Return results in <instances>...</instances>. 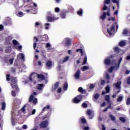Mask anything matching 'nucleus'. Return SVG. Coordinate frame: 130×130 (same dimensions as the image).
Masks as SVG:
<instances>
[{
  "mask_svg": "<svg viewBox=\"0 0 130 130\" xmlns=\"http://www.w3.org/2000/svg\"><path fill=\"white\" fill-rule=\"evenodd\" d=\"M10 81L12 82L11 84V86L12 87V89H15L16 93H18V92L20 91V89H19V87H18V81L17 80V78L11 76L10 77Z\"/></svg>",
  "mask_w": 130,
  "mask_h": 130,
  "instance_id": "nucleus-1",
  "label": "nucleus"
},
{
  "mask_svg": "<svg viewBox=\"0 0 130 130\" xmlns=\"http://www.w3.org/2000/svg\"><path fill=\"white\" fill-rule=\"evenodd\" d=\"M82 100H83V95L80 94L74 98L72 100V102L75 104H78V103H80V101H82Z\"/></svg>",
  "mask_w": 130,
  "mask_h": 130,
  "instance_id": "nucleus-2",
  "label": "nucleus"
},
{
  "mask_svg": "<svg viewBox=\"0 0 130 130\" xmlns=\"http://www.w3.org/2000/svg\"><path fill=\"white\" fill-rule=\"evenodd\" d=\"M34 95L31 94L29 96L28 102L31 103L32 101L34 105H36V104H37V103L38 102V100L37 99V98L34 99Z\"/></svg>",
  "mask_w": 130,
  "mask_h": 130,
  "instance_id": "nucleus-3",
  "label": "nucleus"
},
{
  "mask_svg": "<svg viewBox=\"0 0 130 130\" xmlns=\"http://www.w3.org/2000/svg\"><path fill=\"white\" fill-rule=\"evenodd\" d=\"M63 44L65 47H67V46H71V45H72V40L69 38H66L63 41Z\"/></svg>",
  "mask_w": 130,
  "mask_h": 130,
  "instance_id": "nucleus-4",
  "label": "nucleus"
},
{
  "mask_svg": "<svg viewBox=\"0 0 130 130\" xmlns=\"http://www.w3.org/2000/svg\"><path fill=\"white\" fill-rule=\"evenodd\" d=\"M48 126V121L45 120L42 121L40 124V128H46Z\"/></svg>",
  "mask_w": 130,
  "mask_h": 130,
  "instance_id": "nucleus-5",
  "label": "nucleus"
},
{
  "mask_svg": "<svg viewBox=\"0 0 130 130\" xmlns=\"http://www.w3.org/2000/svg\"><path fill=\"white\" fill-rule=\"evenodd\" d=\"M40 41H45L47 42L48 41V36L47 35H44L43 36H39Z\"/></svg>",
  "mask_w": 130,
  "mask_h": 130,
  "instance_id": "nucleus-6",
  "label": "nucleus"
},
{
  "mask_svg": "<svg viewBox=\"0 0 130 130\" xmlns=\"http://www.w3.org/2000/svg\"><path fill=\"white\" fill-rule=\"evenodd\" d=\"M111 2V0H105L104 2V6L103 8V11H106V10H107L108 7L107 6H106V5H109V4H110Z\"/></svg>",
  "mask_w": 130,
  "mask_h": 130,
  "instance_id": "nucleus-7",
  "label": "nucleus"
},
{
  "mask_svg": "<svg viewBox=\"0 0 130 130\" xmlns=\"http://www.w3.org/2000/svg\"><path fill=\"white\" fill-rule=\"evenodd\" d=\"M115 30V27L114 25H112L110 28L107 29V32L109 35H112V32H113Z\"/></svg>",
  "mask_w": 130,
  "mask_h": 130,
  "instance_id": "nucleus-8",
  "label": "nucleus"
},
{
  "mask_svg": "<svg viewBox=\"0 0 130 130\" xmlns=\"http://www.w3.org/2000/svg\"><path fill=\"white\" fill-rule=\"evenodd\" d=\"M80 76H81V71L78 69L74 75V77L76 80L80 79Z\"/></svg>",
  "mask_w": 130,
  "mask_h": 130,
  "instance_id": "nucleus-9",
  "label": "nucleus"
},
{
  "mask_svg": "<svg viewBox=\"0 0 130 130\" xmlns=\"http://www.w3.org/2000/svg\"><path fill=\"white\" fill-rule=\"evenodd\" d=\"M114 86L117 89H120L121 88V81H118L116 83L113 84Z\"/></svg>",
  "mask_w": 130,
  "mask_h": 130,
  "instance_id": "nucleus-10",
  "label": "nucleus"
},
{
  "mask_svg": "<svg viewBox=\"0 0 130 130\" xmlns=\"http://www.w3.org/2000/svg\"><path fill=\"white\" fill-rule=\"evenodd\" d=\"M13 39V37L11 36H8L5 39V43L6 44H10L11 43V42L12 41V40Z\"/></svg>",
  "mask_w": 130,
  "mask_h": 130,
  "instance_id": "nucleus-11",
  "label": "nucleus"
},
{
  "mask_svg": "<svg viewBox=\"0 0 130 130\" xmlns=\"http://www.w3.org/2000/svg\"><path fill=\"white\" fill-rule=\"evenodd\" d=\"M47 22H54L55 20H56V18H55L54 16H53V17L47 16Z\"/></svg>",
  "mask_w": 130,
  "mask_h": 130,
  "instance_id": "nucleus-12",
  "label": "nucleus"
},
{
  "mask_svg": "<svg viewBox=\"0 0 130 130\" xmlns=\"http://www.w3.org/2000/svg\"><path fill=\"white\" fill-rule=\"evenodd\" d=\"M104 64L106 66H110L111 64V60L110 59L106 58L104 62Z\"/></svg>",
  "mask_w": 130,
  "mask_h": 130,
  "instance_id": "nucleus-13",
  "label": "nucleus"
},
{
  "mask_svg": "<svg viewBox=\"0 0 130 130\" xmlns=\"http://www.w3.org/2000/svg\"><path fill=\"white\" fill-rule=\"evenodd\" d=\"M78 92L81 93V94H87V91L86 89H83V87H79L78 88Z\"/></svg>",
  "mask_w": 130,
  "mask_h": 130,
  "instance_id": "nucleus-14",
  "label": "nucleus"
},
{
  "mask_svg": "<svg viewBox=\"0 0 130 130\" xmlns=\"http://www.w3.org/2000/svg\"><path fill=\"white\" fill-rule=\"evenodd\" d=\"M67 13H68L66 11H63L60 13V16L61 19H64L66 18V15H67Z\"/></svg>",
  "mask_w": 130,
  "mask_h": 130,
  "instance_id": "nucleus-15",
  "label": "nucleus"
},
{
  "mask_svg": "<svg viewBox=\"0 0 130 130\" xmlns=\"http://www.w3.org/2000/svg\"><path fill=\"white\" fill-rule=\"evenodd\" d=\"M89 69H90V67H89V66H83L82 67H81L80 68V70L82 71V72H86V71H88V70H89Z\"/></svg>",
  "mask_w": 130,
  "mask_h": 130,
  "instance_id": "nucleus-16",
  "label": "nucleus"
},
{
  "mask_svg": "<svg viewBox=\"0 0 130 130\" xmlns=\"http://www.w3.org/2000/svg\"><path fill=\"white\" fill-rule=\"evenodd\" d=\"M44 88V84H39L38 85L37 87V89L40 90H42Z\"/></svg>",
  "mask_w": 130,
  "mask_h": 130,
  "instance_id": "nucleus-17",
  "label": "nucleus"
},
{
  "mask_svg": "<svg viewBox=\"0 0 130 130\" xmlns=\"http://www.w3.org/2000/svg\"><path fill=\"white\" fill-rule=\"evenodd\" d=\"M37 76L38 78L40 79V80H45V76L43 74H37Z\"/></svg>",
  "mask_w": 130,
  "mask_h": 130,
  "instance_id": "nucleus-18",
  "label": "nucleus"
},
{
  "mask_svg": "<svg viewBox=\"0 0 130 130\" xmlns=\"http://www.w3.org/2000/svg\"><path fill=\"white\" fill-rule=\"evenodd\" d=\"M100 19H101V20H103V21H104V20H105V19H106V12H103V14L100 16Z\"/></svg>",
  "mask_w": 130,
  "mask_h": 130,
  "instance_id": "nucleus-19",
  "label": "nucleus"
},
{
  "mask_svg": "<svg viewBox=\"0 0 130 130\" xmlns=\"http://www.w3.org/2000/svg\"><path fill=\"white\" fill-rule=\"evenodd\" d=\"M105 100H106V101H107L108 103H111V102L110 101V96H109V95H106L105 98Z\"/></svg>",
  "mask_w": 130,
  "mask_h": 130,
  "instance_id": "nucleus-20",
  "label": "nucleus"
},
{
  "mask_svg": "<svg viewBox=\"0 0 130 130\" xmlns=\"http://www.w3.org/2000/svg\"><path fill=\"white\" fill-rule=\"evenodd\" d=\"M59 86V82H57L54 84V87H53V90L55 91L57 88H58V86Z\"/></svg>",
  "mask_w": 130,
  "mask_h": 130,
  "instance_id": "nucleus-21",
  "label": "nucleus"
},
{
  "mask_svg": "<svg viewBox=\"0 0 130 130\" xmlns=\"http://www.w3.org/2000/svg\"><path fill=\"white\" fill-rule=\"evenodd\" d=\"M77 15H78V16H83V9L80 8V9L77 11Z\"/></svg>",
  "mask_w": 130,
  "mask_h": 130,
  "instance_id": "nucleus-22",
  "label": "nucleus"
},
{
  "mask_svg": "<svg viewBox=\"0 0 130 130\" xmlns=\"http://www.w3.org/2000/svg\"><path fill=\"white\" fill-rule=\"evenodd\" d=\"M47 68H51V66H52V62L50 60H48L46 64Z\"/></svg>",
  "mask_w": 130,
  "mask_h": 130,
  "instance_id": "nucleus-23",
  "label": "nucleus"
},
{
  "mask_svg": "<svg viewBox=\"0 0 130 130\" xmlns=\"http://www.w3.org/2000/svg\"><path fill=\"white\" fill-rule=\"evenodd\" d=\"M69 87V84H68V82H65L63 86V89L64 91H67L68 90V87Z\"/></svg>",
  "mask_w": 130,
  "mask_h": 130,
  "instance_id": "nucleus-24",
  "label": "nucleus"
},
{
  "mask_svg": "<svg viewBox=\"0 0 130 130\" xmlns=\"http://www.w3.org/2000/svg\"><path fill=\"white\" fill-rule=\"evenodd\" d=\"M125 44H126V43H125V42H124L123 41H121V42H120L119 43V46H120L121 47L124 46V45H125Z\"/></svg>",
  "mask_w": 130,
  "mask_h": 130,
  "instance_id": "nucleus-25",
  "label": "nucleus"
},
{
  "mask_svg": "<svg viewBox=\"0 0 130 130\" xmlns=\"http://www.w3.org/2000/svg\"><path fill=\"white\" fill-rule=\"evenodd\" d=\"M50 109V105H47L46 107H44L42 109V112H44V111H46L47 109Z\"/></svg>",
  "mask_w": 130,
  "mask_h": 130,
  "instance_id": "nucleus-26",
  "label": "nucleus"
},
{
  "mask_svg": "<svg viewBox=\"0 0 130 130\" xmlns=\"http://www.w3.org/2000/svg\"><path fill=\"white\" fill-rule=\"evenodd\" d=\"M49 116H50V113H47L46 115H45L44 116L42 117V120H44V119H46V118H49Z\"/></svg>",
  "mask_w": 130,
  "mask_h": 130,
  "instance_id": "nucleus-27",
  "label": "nucleus"
},
{
  "mask_svg": "<svg viewBox=\"0 0 130 130\" xmlns=\"http://www.w3.org/2000/svg\"><path fill=\"white\" fill-rule=\"evenodd\" d=\"M106 92L108 93L110 92V87L108 85L107 86L105 87Z\"/></svg>",
  "mask_w": 130,
  "mask_h": 130,
  "instance_id": "nucleus-28",
  "label": "nucleus"
},
{
  "mask_svg": "<svg viewBox=\"0 0 130 130\" xmlns=\"http://www.w3.org/2000/svg\"><path fill=\"white\" fill-rule=\"evenodd\" d=\"M8 24H9L10 25H12V21L7 20L6 22H5L4 23V24L5 25V26L8 25Z\"/></svg>",
  "mask_w": 130,
  "mask_h": 130,
  "instance_id": "nucleus-29",
  "label": "nucleus"
},
{
  "mask_svg": "<svg viewBox=\"0 0 130 130\" xmlns=\"http://www.w3.org/2000/svg\"><path fill=\"white\" fill-rule=\"evenodd\" d=\"M81 123L83 124H86L87 123V120L84 118H82L81 119Z\"/></svg>",
  "mask_w": 130,
  "mask_h": 130,
  "instance_id": "nucleus-30",
  "label": "nucleus"
},
{
  "mask_svg": "<svg viewBox=\"0 0 130 130\" xmlns=\"http://www.w3.org/2000/svg\"><path fill=\"white\" fill-rule=\"evenodd\" d=\"M106 79H107V80H110V76L109 75V74H108V73H106ZM107 84H109V81H108L107 82Z\"/></svg>",
  "mask_w": 130,
  "mask_h": 130,
  "instance_id": "nucleus-31",
  "label": "nucleus"
},
{
  "mask_svg": "<svg viewBox=\"0 0 130 130\" xmlns=\"http://www.w3.org/2000/svg\"><path fill=\"white\" fill-rule=\"evenodd\" d=\"M109 117L110 118H111V120H112L113 121H115L116 118L114 116H113V115L110 114L109 115Z\"/></svg>",
  "mask_w": 130,
  "mask_h": 130,
  "instance_id": "nucleus-32",
  "label": "nucleus"
},
{
  "mask_svg": "<svg viewBox=\"0 0 130 130\" xmlns=\"http://www.w3.org/2000/svg\"><path fill=\"white\" fill-rule=\"evenodd\" d=\"M2 109L5 110L6 109V103L3 102L2 104Z\"/></svg>",
  "mask_w": 130,
  "mask_h": 130,
  "instance_id": "nucleus-33",
  "label": "nucleus"
},
{
  "mask_svg": "<svg viewBox=\"0 0 130 130\" xmlns=\"http://www.w3.org/2000/svg\"><path fill=\"white\" fill-rule=\"evenodd\" d=\"M123 99V97H122V96H120L117 98V102H121V101H122Z\"/></svg>",
  "mask_w": 130,
  "mask_h": 130,
  "instance_id": "nucleus-34",
  "label": "nucleus"
},
{
  "mask_svg": "<svg viewBox=\"0 0 130 130\" xmlns=\"http://www.w3.org/2000/svg\"><path fill=\"white\" fill-rule=\"evenodd\" d=\"M119 68V64H116L114 66V70H115V71H117L118 69Z\"/></svg>",
  "mask_w": 130,
  "mask_h": 130,
  "instance_id": "nucleus-35",
  "label": "nucleus"
},
{
  "mask_svg": "<svg viewBox=\"0 0 130 130\" xmlns=\"http://www.w3.org/2000/svg\"><path fill=\"white\" fill-rule=\"evenodd\" d=\"M86 63H87V56H85L84 57V59L83 60V62L82 63V65L84 66V64H86Z\"/></svg>",
  "mask_w": 130,
  "mask_h": 130,
  "instance_id": "nucleus-36",
  "label": "nucleus"
},
{
  "mask_svg": "<svg viewBox=\"0 0 130 130\" xmlns=\"http://www.w3.org/2000/svg\"><path fill=\"white\" fill-rule=\"evenodd\" d=\"M86 113L88 116H91V115H92V111L90 110H87Z\"/></svg>",
  "mask_w": 130,
  "mask_h": 130,
  "instance_id": "nucleus-37",
  "label": "nucleus"
},
{
  "mask_svg": "<svg viewBox=\"0 0 130 130\" xmlns=\"http://www.w3.org/2000/svg\"><path fill=\"white\" fill-rule=\"evenodd\" d=\"M70 59V57L69 56H67L63 59V62H66V61H68Z\"/></svg>",
  "mask_w": 130,
  "mask_h": 130,
  "instance_id": "nucleus-38",
  "label": "nucleus"
},
{
  "mask_svg": "<svg viewBox=\"0 0 130 130\" xmlns=\"http://www.w3.org/2000/svg\"><path fill=\"white\" fill-rule=\"evenodd\" d=\"M12 42H13L14 45H15V46H16L18 45V44H19V43H18L17 41L16 40H13L12 41Z\"/></svg>",
  "mask_w": 130,
  "mask_h": 130,
  "instance_id": "nucleus-39",
  "label": "nucleus"
},
{
  "mask_svg": "<svg viewBox=\"0 0 130 130\" xmlns=\"http://www.w3.org/2000/svg\"><path fill=\"white\" fill-rule=\"evenodd\" d=\"M119 120H120V121H121V122H125L126 120H125V118L124 117H120L119 118Z\"/></svg>",
  "mask_w": 130,
  "mask_h": 130,
  "instance_id": "nucleus-40",
  "label": "nucleus"
},
{
  "mask_svg": "<svg viewBox=\"0 0 130 130\" xmlns=\"http://www.w3.org/2000/svg\"><path fill=\"white\" fill-rule=\"evenodd\" d=\"M113 70H114V67L111 66V67L109 69V73H112V72H113Z\"/></svg>",
  "mask_w": 130,
  "mask_h": 130,
  "instance_id": "nucleus-41",
  "label": "nucleus"
},
{
  "mask_svg": "<svg viewBox=\"0 0 130 130\" xmlns=\"http://www.w3.org/2000/svg\"><path fill=\"white\" fill-rule=\"evenodd\" d=\"M77 52H79L80 51V53H81V55H83L84 54V52H83V49H78L76 50Z\"/></svg>",
  "mask_w": 130,
  "mask_h": 130,
  "instance_id": "nucleus-42",
  "label": "nucleus"
},
{
  "mask_svg": "<svg viewBox=\"0 0 130 130\" xmlns=\"http://www.w3.org/2000/svg\"><path fill=\"white\" fill-rule=\"evenodd\" d=\"M127 33H128V30L127 29H125L123 31V35H127Z\"/></svg>",
  "mask_w": 130,
  "mask_h": 130,
  "instance_id": "nucleus-43",
  "label": "nucleus"
},
{
  "mask_svg": "<svg viewBox=\"0 0 130 130\" xmlns=\"http://www.w3.org/2000/svg\"><path fill=\"white\" fill-rule=\"evenodd\" d=\"M16 69L15 68H11V73H13V74H16Z\"/></svg>",
  "mask_w": 130,
  "mask_h": 130,
  "instance_id": "nucleus-44",
  "label": "nucleus"
},
{
  "mask_svg": "<svg viewBox=\"0 0 130 130\" xmlns=\"http://www.w3.org/2000/svg\"><path fill=\"white\" fill-rule=\"evenodd\" d=\"M112 3H113V4H117V6L118 8V7H119V4H118V1H117V0H112Z\"/></svg>",
  "mask_w": 130,
  "mask_h": 130,
  "instance_id": "nucleus-45",
  "label": "nucleus"
},
{
  "mask_svg": "<svg viewBox=\"0 0 130 130\" xmlns=\"http://www.w3.org/2000/svg\"><path fill=\"white\" fill-rule=\"evenodd\" d=\"M19 55L20 56L21 59H25V56L23 53H20Z\"/></svg>",
  "mask_w": 130,
  "mask_h": 130,
  "instance_id": "nucleus-46",
  "label": "nucleus"
},
{
  "mask_svg": "<svg viewBox=\"0 0 130 130\" xmlns=\"http://www.w3.org/2000/svg\"><path fill=\"white\" fill-rule=\"evenodd\" d=\"M114 51H115V52H117V53H119V48H118V47H116L114 49Z\"/></svg>",
  "mask_w": 130,
  "mask_h": 130,
  "instance_id": "nucleus-47",
  "label": "nucleus"
},
{
  "mask_svg": "<svg viewBox=\"0 0 130 130\" xmlns=\"http://www.w3.org/2000/svg\"><path fill=\"white\" fill-rule=\"evenodd\" d=\"M6 81H8V82H9V81H11V78H10V74H7L6 75Z\"/></svg>",
  "mask_w": 130,
  "mask_h": 130,
  "instance_id": "nucleus-48",
  "label": "nucleus"
},
{
  "mask_svg": "<svg viewBox=\"0 0 130 130\" xmlns=\"http://www.w3.org/2000/svg\"><path fill=\"white\" fill-rule=\"evenodd\" d=\"M82 106L83 107V108H87L88 107V105L85 103H83L82 104Z\"/></svg>",
  "mask_w": 130,
  "mask_h": 130,
  "instance_id": "nucleus-49",
  "label": "nucleus"
},
{
  "mask_svg": "<svg viewBox=\"0 0 130 130\" xmlns=\"http://www.w3.org/2000/svg\"><path fill=\"white\" fill-rule=\"evenodd\" d=\"M11 94L13 97H16V96H17V95L16 94V91H15V90H12L11 92Z\"/></svg>",
  "mask_w": 130,
  "mask_h": 130,
  "instance_id": "nucleus-50",
  "label": "nucleus"
},
{
  "mask_svg": "<svg viewBox=\"0 0 130 130\" xmlns=\"http://www.w3.org/2000/svg\"><path fill=\"white\" fill-rule=\"evenodd\" d=\"M126 105H130V98H129L127 99L126 102Z\"/></svg>",
  "mask_w": 130,
  "mask_h": 130,
  "instance_id": "nucleus-51",
  "label": "nucleus"
},
{
  "mask_svg": "<svg viewBox=\"0 0 130 130\" xmlns=\"http://www.w3.org/2000/svg\"><path fill=\"white\" fill-rule=\"evenodd\" d=\"M100 95L99 93H96L94 96V99H98V98H99Z\"/></svg>",
  "mask_w": 130,
  "mask_h": 130,
  "instance_id": "nucleus-52",
  "label": "nucleus"
},
{
  "mask_svg": "<svg viewBox=\"0 0 130 130\" xmlns=\"http://www.w3.org/2000/svg\"><path fill=\"white\" fill-rule=\"evenodd\" d=\"M61 65H59L57 67V69L58 70V71H59V72H60V71H62V69H61Z\"/></svg>",
  "mask_w": 130,
  "mask_h": 130,
  "instance_id": "nucleus-53",
  "label": "nucleus"
},
{
  "mask_svg": "<svg viewBox=\"0 0 130 130\" xmlns=\"http://www.w3.org/2000/svg\"><path fill=\"white\" fill-rule=\"evenodd\" d=\"M127 85H130V76H128L127 78Z\"/></svg>",
  "mask_w": 130,
  "mask_h": 130,
  "instance_id": "nucleus-54",
  "label": "nucleus"
},
{
  "mask_svg": "<svg viewBox=\"0 0 130 130\" xmlns=\"http://www.w3.org/2000/svg\"><path fill=\"white\" fill-rule=\"evenodd\" d=\"M108 21H115V17H111L108 18Z\"/></svg>",
  "mask_w": 130,
  "mask_h": 130,
  "instance_id": "nucleus-55",
  "label": "nucleus"
},
{
  "mask_svg": "<svg viewBox=\"0 0 130 130\" xmlns=\"http://www.w3.org/2000/svg\"><path fill=\"white\" fill-rule=\"evenodd\" d=\"M9 62L10 63V64H13V63L14 62V58L10 59L9 60Z\"/></svg>",
  "mask_w": 130,
  "mask_h": 130,
  "instance_id": "nucleus-56",
  "label": "nucleus"
},
{
  "mask_svg": "<svg viewBox=\"0 0 130 130\" xmlns=\"http://www.w3.org/2000/svg\"><path fill=\"white\" fill-rule=\"evenodd\" d=\"M26 105H24L22 108H21V111H22V112H25V111H26Z\"/></svg>",
  "mask_w": 130,
  "mask_h": 130,
  "instance_id": "nucleus-57",
  "label": "nucleus"
},
{
  "mask_svg": "<svg viewBox=\"0 0 130 130\" xmlns=\"http://www.w3.org/2000/svg\"><path fill=\"white\" fill-rule=\"evenodd\" d=\"M60 9L58 8V7H56L55 8V13H59Z\"/></svg>",
  "mask_w": 130,
  "mask_h": 130,
  "instance_id": "nucleus-58",
  "label": "nucleus"
},
{
  "mask_svg": "<svg viewBox=\"0 0 130 130\" xmlns=\"http://www.w3.org/2000/svg\"><path fill=\"white\" fill-rule=\"evenodd\" d=\"M108 12H107V13H106V15H107V16H108V17H110V12H109V11H110V9H108Z\"/></svg>",
  "mask_w": 130,
  "mask_h": 130,
  "instance_id": "nucleus-59",
  "label": "nucleus"
},
{
  "mask_svg": "<svg viewBox=\"0 0 130 130\" xmlns=\"http://www.w3.org/2000/svg\"><path fill=\"white\" fill-rule=\"evenodd\" d=\"M122 60V58L120 57L119 60H118V64H119V66H120V62H121V61Z\"/></svg>",
  "mask_w": 130,
  "mask_h": 130,
  "instance_id": "nucleus-60",
  "label": "nucleus"
},
{
  "mask_svg": "<svg viewBox=\"0 0 130 130\" xmlns=\"http://www.w3.org/2000/svg\"><path fill=\"white\" fill-rule=\"evenodd\" d=\"M94 84H91L89 85V89H94Z\"/></svg>",
  "mask_w": 130,
  "mask_h": 130,
  "instance_id": "nucleus-61",
  "label": "nucleus"
},
{
  "mask_svg": "<svg viewBox=\"0 0 130 130\" xmlns=\"http://www.w3.org/2000/svg\"><path fill=\"white\" fill-rule=\"evenodd\" d=\"M62 91L61 87L58 88L57 93H61Z\"/></svg>",
  "mask_w": 130,
  "mask_h": 130,
  "instance_id": "nucleus-62",
  "label": "nucleus"
},
{
  "mask_svg": "<svg viewBox=\"0 0 130 130\" xmlns=\"http://www.w3.org/2000/svg\"><path fill=\"white\" fill-rule=\"evenodd\" d=\"M102 130H106V127H105V126L104 125V124H102Z\"/></svg>",
  "mask_w": 130,
  "mask_h": 130,
  "instance_id": "nucleus-63",
  "label": "nucleus"
},
{
  "mask_svg": "<svg viewBox=\"0 0 130 130\" xmlns=\"http://www.w3.org/2000/svg\"><path fill=\"white\" fill-rule=\"evenodd\" d=\"M84 130H89L90 129V127H88V126H85L83 128Z\"/></svg>",
  "mask_w": 130,
  "mask_h": 130,
  "instance_id": "nucleus-64",
  "label": "nucleus"
}]
</instances>
